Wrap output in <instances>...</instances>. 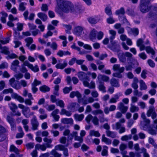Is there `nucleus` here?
Masks as SVG:
<instances>
[{
	"label": "nucleus",
	"mask_w": 157,
	"mask_h": 157,
	"mask_svg": "<svg viewBox=\"0 0 157 157\" xmlns=\"http://www.w3.org/2000/svg\"><path fill=\"white\" fill-rule=\"evenodd\" d=\"M57 6L55 8V11L58 12L61 10L64 13H72L75 12L76 8L73 5L68 1L64 0H56Z\"/></svg>",
	"instance_id": "1"
},
{
	"label": "nucleus",
	"mask_w": 157,
	"mask_h": 157,
	"mask_svg": "<svg viewBox=\"0 0 157 157\" xmlns=\"http://www.w3.org/2000/svg\"><path fill=\"white\" fill-rule=\"evenodd\" d=\"M71 98H73L76 96L78 98V101L79 103L82 104L83 105H86L88 103H91L94 101V100L92 97H89L87 99L81 98V95L78 91H73L70 95Z\"/></svg>",
	"instance_id": "2"
},
{
	"label": "nucleus",
	"mask_w": 157,
	"mask_h": 157,
	"mask_svg": "<svg viewBox=\"0 0 157 157\" xmlns=\"http://www.w3.org/2000/svg\"><path fill=\"white\" fill-rule=\"evenodd\" d=\"M72 24L74 26L73 29V33L74 34L81 37H85L87 35V31L84 27L76 25L75 22L72 23Z\"/></svg>",
	"instance_id": "3"
},
{
	"label": "nucleus",
	"mask_w": 157,
	"mask_h": 157,
	"mask_svg": "<svg viewBox=\"0 0 157 157\" xmlns=\"http://www.w3.org/2000/svg\"><path fill=\"white\" fill-rule=\"evenodd\" d=\"M27 66L32 71L34 72H36L39 71V68L37 65L34 66L30 63L28 61H25L21 65V68L20 69V71L22 73H26L27 72L28 70L25 66Z\"/></svg>",
	"instance_id": "4"
},
{
	"label": "nucleus",
	"mask_w": 157,
	"mask_h": 157,
	"mask_svg": "<svg viewBox=\"0 0 157 157\" xmlns=\"http://www.w3.org/2000/svg\"><path fill=\"white\" fill-rule=\"evenodd\" d=\"M18 107L22 109V112L23 115L26 117H29L33 115L34 113L31 112L29 108L27 106H25L21 104L18 105Z\"/></svg>",
	"instance_id": "5"
},
{
	"label": "nucleus",
	"mask_w": 157,
	"mask_h": 157,
	"mask_svg": "<svg viewBox=\"0 0 157 157\" xmlns=\"http://www.w3.org/2000/svg\"><path fill=\"white\" fill-rule=\"evenodd\" d=\"M78 76L79 80L82 82L84 86H89V78L85 73L80 71L78 74Z\"/></svg>",
	"instance_id": "6"
},
{
	"label": "nucleus",
	"mask_w": 157,
	"mask_h": 157,
	"mask_svg": "<svg viewBox=\"0 0 157 157\" xmlns=\"http://www.w3.org/2000/svg\"><path fill=\"white\" fill-rule=\"evenodd\" d=\"M113 70L114 71H118V73H114L113 74V75L116 77L121 78L122 77V75L121 73L124 71V67H120V65L116 64L113 65Z\"/></svg>",
	"instance_id": "7"
},
{
	"label": "nucleus",
	"mask_w": 157,
	"mask_h": 157,
	"mask_svg": "<svg viewBox=\"0 0 157 157\" xmlns=\"http://www.w3.org/2000/svg\"><path fill=\"white\" fill-rule=\"evenodd\" d=\"M141 117L143 119L144 122L145 124L144 126L142 122H141L140 124L141 128L145 130L147 128L148 125L150 123V121L149 119L146 118L145 114L144 113H141Z\"/></svg>",
	"instance_id": "8"
},
{
	"label": "nucleus",
	"mask_w": 157,
	"mask_h": 157,
	"mask_svg": "<svg viewBox=\"0 0 157 157\" xmlns=\"http://www.w3.org/2000/svg\"><path fill=\"white\" fill-rule=\"evenodd\" d=\"M55 149L57 150L63 151L64 155L65 156H68V150L63 145L61 144L57 145L55 146Z\"/></svg>",
	"instance_id": "9"
},
{
	"label": "nucleus",
	"mask_w": 157,
	"mask_h": 157,
	"mask_svg": "<svg viewBox=\"0 0 157 157\" xmlns=\"http://www.w3.org/2000/svg\"><path fill=\"white\" fill-rule=\"evenodd\" d=\"M9 82L10 85L13 88L16 89H19L21 88L20 85L16 83L15 79L14 78H10L9 81Z\"/></svg>",
	"instance_id": "10"
},
{
	"label": "nucleus",
	"mask_w": 157,
	"mask_h": 157,
	"mask_svg": "<svg viewBox=\"0 0 157 157\" xmlns=\"http://www.w3.org/2000/svg\"><path fill=\"white\" fill-rule=\"evenodd\" d=\"M109 33L111 35L110 37V42L112 45V46H114L116 44L115 41H113L115 37V35L116 34V32L114 30H110L109 31Z\"/></svg>",
	"instance_id": "11"
},
{
	"label": "nucleus",
	"mask_w": 157,
	"mask_h": 157,
	"mask_svg": "<svg viewBox=\"0 0 157 157\" xmlns=\"http://www.w3.org/2000/svg\"><path fill=\"white\" fill-rule=\"evenodd\" d=\"M125 121L124 118L120 119L118 122H117L112 125L113 129L116 130H118L121 126V123H124Z\"/></svg>",
	"instance_id": "12"
},
{
	"label": "nucleus",
	"mask_w": 157,
	"mask_h": 157,
	"mask_svg": "<svg viewBox=\"0 0 157 157\" xmlns=\"http://www.w3.org/2000/svg\"><path fill=\"white\" fill-rule=\"evenodd\" d=\"M20 62L17 60H15L13 61L11 63L10 69L12 70L16 71L17 68L19 66Z\"/></svg>",
	"instance_id": "13"
},
{
	"label": "nucleus",
	"mask_w": 157,
	"mask_h": 157,
	"mask_svg": "<svg viewBox=\"0 0 157 157\" xmlns=\"http://www.w3.org/2000/svg\"><path fill=\"white\" fill-rule=\"evenodd\" d=\"M59 112V109H56L52 112L51 114V115L56 121H58L60 118L59 115H58Z\"/></svg>",
	"instance_id": "14"
},
{
	"label": "nucleus",
	"mask_w": 157,
	"mask_h": 157,
	"mask_svg": "<svg viewBox=\"0 0 157 157\" xmlns=\"http://www.w3.org/2000/svg\"><path fill=\"white\" fill-rule=\"evenodd\" d=\"M128 108V107L124 106L122 102L119 103L117 106V109L121 111L122 113H125L127 111Z\"/></svg>",
	"instance_id": "15"
},
{
	"label": "nucleus",
	"mask_w": 157,
	"mask_h": 157,
	"mask_svg": "<svg viewBox=\"0 0 157 157\" xmlns=\"http://www.w3.org/2000/svg\"><path fill=\"white\" fill-rule=\"evenodd\" d=\"M79 106V105L78 103L76 102H73L70 104L68 106L67 108L68 109L74 111L77 110Z\"/></svg>",
	"instance_id": "16"
},
{
	"label": "nucleus",
	"mask_w": 157,
	"mask_h": 157,
	"mask_svg": "<svg viewBox=\"0 0 157 157\" xmlns=\"http://www.w3.org/2000/svg\"><path fill=\"white\" fill-rule=\"evenodd\" d=\"M62 59L59 60V63H58L56 64L55 67L56 68L63 69L67 66V63L65 61H64L63 63H60L62 62Z\"/></svg>",
	"instance_id": "17"
},
{
	"label": "nucleus",
	"mask_w": 157,
	"mask_h": 157,
	"mask_svg": "<svg viewBox=\"0 0 157 157\" xmlns=\"http://www.w3.org/2000/svg\"><path fill=\"white\" fill-rule=\"evenodd\" d=\"M31 123L32 124V129L33 130H35L37 129L38 126V123L36 120V117L34 116L32 120Z\"/></svg>",
	"instance_id": "18"
},
{
	"label": "nucleus",
	"mask_w": 157,
	"mask_h": 157,
	"mask_svg": "<svg viewBox=\"0 0 157 157\" xmlns=\"http://www.w3.org/2000/svg\"><path fill=\"white\" fill-rule=\"evenodd\" d=\"M127 30L129 34H133L135 36L137 35L139 33V30L137 28L132 29L129 27H128Z\"/></svg>",
	"instance_id": "19"
},
{
	"label": "nucleus",
	"mask_w": 157,
	"mask_h": 157,
	"mask_svg": "<svg viewBox=\"0 0 157 157\" xmlns=\"http://www.w3.org/2000/svg\"><path fill=\"white\" fill-rule=\"evenodd\" d=\"M61 122L64 124L72 125L73 124V120L71 118H63L61 119Z\"/></svg>",
	"instance_id": "20"
},
{
	"label": "nucleus",
	"mask_w": 157,
	"mask_h": 157,
	"mask_svg": "<svg viewBox=\"0 0 157 157\" xmlns=\"http://www.w3.org/2000/svg\"><path fill=\"white\" fill-rule=\"evenodd\" d=\"M7 120L10 124L11 130H15L16 128L13 119L9 116H8L7 118Z\"/></svg>",
	"instance_id": "21"
},
{
	"label": "nucleus",
	"mask_w": 157,
	"mask_h": 157,
	"mask_svg": "<svg viewBox=\"0 0 157 157\" xmlns=\"http://www.w3.org/2000/svg\"><path fill=\"white\" fill-rule=\"evenodd\" d=\"M120 60L122 62H124L126 61V58L124 54L121 51H118L117 54Z\"/></svg>",
	"instance_id": "22"
},
{
	"label": "nucleus",
	"mask_w": 157,
	"mask_h": 157,
	"mask_svg": "<svg viewBox=\"0 0 157 157\" xmlns=\"http://www.w3.org/2000/svg\"><path fill=\"white\" fill-rule=\"evenodd\" d=\"M43 140L46 143V145L47 147L52 148V147L53 145L51 144L52 142V139H48L45 137L44 139Z\"/></svg>",
	"instance_id": "23"
},
{
	"label": "nucleus",
	"mask_w": 157,
	"mask_h": 157,
	"mask_svg": "<svg viewBox=\"0 0 157 157\" xmlns=\"http://www.w3.org/2000/svg\"><path fill=\"white\" fill-rule=\"evenodd\" d=\"M99 20V17L98 16H95L90 18L88 19V21L91 24H95L98 22Z\"/></svg>",
	"instance_id": "24"
},
{
	"label": "nucleus",
	"mask_w": 157,
	"mask_h": 157,
	"mask_svg": "<svg viewBox=\"0 0 157 157\" xmlns=\"http://www.w3.org/2000/svg\"><path fill=\"white\" fill-rule=\"evenodd\" d=\"M121 95V93H118L114 95V97L112 98L109 101V103H116L118 99H119L120 96Z\"/></svg>",
	"instance_id": "25"
},
{
	"label": "nucleus",
	"mask_w": 157,
	"mask_h": 157,
	"mask_svg": "<svg viewBox=\"0 0 157 157\" xmlns=\"http://www.w3.org/2000/svg\"><path fill=\"white\" fill-rule=\"evenodd\" d=\"M60 114L61 115H65L66 116L69 117L71 115V112L68 111L64 108H62L60 112Z\"/></svg>",
	"instance_id": "26"
},
{
	"label": "nucleus",
	"mask_w": 157,
	"mask_h": 157,
	"mask_svg": "<svg viewBox=\"0 0 157 157\" xmlns=\"http://www.w3.org/2000/svg\"><path fill=\"white\" fill-rule=\"evenodd\" d=\"M98 80H102L104 81L107 82L109 79V77L105 75H98Z\"/></svg>",
	"instance_id": "27"
},
{
	"label": "nucleus",
	"mask_w": 157,
	"mask_h": 157,
	"mask_svg": "<svg viewBox=\"0 0 157 157\" xmlns=\"http://www.w3.org/2000/svg\"><path fill=\"white\" fill-rule=\"evenodd\" d=\"M35 149L37 150H41L44 151H45L46 149V147L45 145L44 144H38L35 146Z\"/></svg>",
	"instance_id": "28"
},
{
	"label": "nucleus",
	"mask_w": 157,
	"mask_h": 157,
	"mask_svg": "<svg viewBox=\"0 0 157 157\" xmlns=\"http://www.w3.org/2000/svg\"><path fill=\"white\" fill-rule=\"evenodd\" d=\"M97 32L96 30L94 29H93L91 31L90 35V38L91 40L93 41L95 39Z\"/></svg>",
	"instance_id": "29"
},
{
	"label": "nucleus",
	"mask_w": 157,
	"mask_h": 157,
	"mask_svg": "<svg viewBox=\"0 0 157 157\" xmlns=\"http://www.w3.org/2000/svg\"><path fill=\"white\" fill-rule=\"evenodd\" d=\"M106 133L107 136L108 137L112 138H114L116 137V134L114 132L107 130L106 131Z\"/></svg>",
	"instance_id": "30"
},
{
	"label": "nucleus",
	"mask_w": 157,
	"mask_h": 157,
	"mask_svg": "<svg viewBox=\"0 0 157 157\" xmlns=\"http://www.w3.org/2000/svg\"><path fill=\"white\" fill-rule=\"evenodd\" d=\"M130 105V111L131 112L133 113L135 112H137L139 111V109L138 107L133 105L132 103H131Z\"/></svg>",
	"instance_id": "31"
},
{
	"label": "nucleus",
	"mask_w": 157,
	"mask_h": 157,
	"mask_svg": "<svg viewBox=\"0 0 157 157\" xmlns=\"http://www.w3.org/2000/svg\"><path fill=\"white\" fill-rule=\"evenodd\" d=\"M101 140L108 145L110 144H111V140L110 139L106 137L105 135H102Z\"/></svg>",
	"instance_id": "32"
},
{
	"label": "nucleus",
	"mask_w": 157,
	"mask_h": 157,
	"mask_svg": "<svg viewBox=\"0 0 157 157\" xmlns=\"http://www.w3.org/2000/svg\"><path fill=\"white\" fill-rule=\"evenodd\" d=\"M84 115L82 114H75L74 115L75 119L76 121H81L84 117Z\"/></svg>",
	"instance_id": "33"
},
{
	"label": "nucleus",
	"mask_w": 157,
	"mask_h": 157,
	"mask_svg": "<svg viewBox=\"0 0 157 157\" xmlns=\"http://www.w3.org/2000/svg\"><path fill=\"white\" fill-rule=\"evenodd\" d=\"M140 89L141 90H145L147 89V86L145 82L142 80L140 81Z\"/></svg>",
	"instance_id": "34"
},
{
	"label": "nucleus",
	"mask_w": 157,
	"mask_h": 157,
	"mask_svg": "<svg viewBox=\"0 0 157 157\" xmlns=\"http://www.w3.org/2000/svg\"><path fill=\"white\" fill-rule=\"evenodd\" d=\"M38 17L43 21H45L47 18V16L42 13H39L37 14Z\"/></svg>",
	"instance_id": "35"
},
{
	"label": "nucleus",
	"mask_w": 157,
	"mask_h": 157,
	"mask_svg": "<svg viewBox=\"0 0 157 157\" xmlns=\"http://www.w3.org/2000/svg\"><path fill=\"white\" fill-rule=\"evenodd\" d=\"M89 134L91 136H94L95 137H99L100 136V134L98 131L94 130H90Z\"/></svg>",
	"instance_id": "36"
},
{
	"label": "nucleus",
	"mask_w": 157,
	"mask_h": 157,
	"mask_svg": "<svg viewBox=\"0 0 157 157\" xmlns=\"http://www.w3.org/2000/svg\"><path fill=\"white\" fill-rule=\"evenodd\" d=\"M25 41L26 43V45L28 47H29L30 45L33 42V39L31 37H28L25 39Z\"/></svg>",
	"instance_id": "37"
},
{
	"label": "nucleus",
	"mask_w": 157,
	"mask_h": 157,
	"mask_svg": "<svg viewBox=\"0 0 157 157\" xmlns=\"http://www.w3.org/2000/svg\"><path fill=\"white\" fill-rule=\"evenodd\" d=\"M56 105L61 108H63L65 106L64 101L62 100H57L56 102Z\"/></svg>",
	"instance_id": "38"
},
{
	"label": "nucleus",
	"mask_w": 157,
	"mask_h": 157,
	"mask_svg": "<svg viewBox=\"0 0 157 157\" xmlns=\"http://www.w3.org/2000/svg\"><path fill=\"white\" fill-rule=\"evenodd\" d=\"M46 110L49 111H50L54 110L55 108V105H46L44 106Z\"/></svg>",
	"instance_id": "39"
},
{
	"label": "nucleus",
	"mask_w": 157,
	"mask_h": 157,
	"mask_svg": "<svg viewBox=\"0 0 157 157\" xmlns=\"http://www.w3.org/2000/svg\"><path fill=\"white\" fill-rule=\"evenodd\" d=\"M1 14H2L1 17V21L3 23L6 22V18L7 17V14L5 12H2Z\"/></svg>",
	"instance_id": "40"
},
{
	"label": "nucleus",
	"mask_w": 157,
	"mask_h": 157,
	"mask_svg": "<svg viewBox=\"0 0 157 157\" xmlns=\"http://www.w3.org/2000/svg\"><path fill=\"white\" fill-rule=\"evenodd\" d=\"M155 112V109L153 106H151L149 107V110L147 111V117H149Z\"/></svg>",
	"instance_id": "41"
},
{
	"label": "nucleus",
	"mask_w": 157,
	"mask_h": 157,
	"mask_svg": "<svg viewBox=\"0 0 157 157\" xmlns=\"http://www.w3.org/2000/svg\"><path fill=\"white\" fill-rule=\"evenodd\" d=\"M110 83L111 85L113 86L116 87H118L119 86L118 82L114 78L111 79Z\"/></svg>",
	"instance_id": "42"
},
{
	"label": "nucleus",
	"mask_w": 157,
	"mask_h": 157,
	"mask_svg": "<svg viewBox=\"0 0 157 157\" xmlns=\"http://www.w3.org/2000/svg\"><path fill=\"white\" fill-rule=\"evenodd\" d=\"M143 42V40L141 39H139L137 42V45L140 47V49L141 51L144 49V47L142 45Z\"/></svg>",
	"instance_id": "43"
},
{
	"label": "nucleus",
	"mask_w": 157,
	"mask_h": 157,
	"mask_svg": "<svg viewBox=\"0 0 157 157\" xmlns=\"http://www.w3.org/2000/svg\"><path fill=\"white\" fill-rule=\"evenodd\" d=\"M27 4L25 2H21L19 5V10L20 11H23L26 9L25 6Z\"/></svg>",
	"instance_id": "44"
},
{
	"label": "nucleus",
	"mask_w": 157,
	"mask_h": 157,
	"mask_svg": "<svg viewBox=\"0 0 157 157\" xmlns=\"http://www.w3.org/2000/svg\"><path fill=\"white\" fill-rule=\"evenodd\" d=\"M40 90L43 92L49 91L50 90L49 88L45 85L43 86L40 88Z\"/></svg>",
	"instance_id": "45"
},
{
	"label": "nucleus",
	"mask_w": 157,
	"mask_h": 157,
	"mask_svg": "<svg viewBox=\"0 0 157 157\" xmlns=\"http://www.w3.org/2000/svg\"><path fill=\"white\" fill-rule=\"evenodd\" d=\"M108 155V147L106 146H103V149L101 152V155L102 156H106Z\"/></svg>",
	"instance_id": "46"
},
{
	"label": "nucleus",
	"mask_w": 157,
	"mask_h": 157,
	"mask_svg": "<svg viewBox=\"0 0 157 157\" xmlns=\"http://www.w3.org/2000/svg\"><path fill=\"white\" fill-rule=\"evenodd\" d=\"M132 138V135L129 134L128 135H124L122 136L121 138V140L122 141H127L131 140Z\"/></svg>",
	"instance_id": "47"
},
{
	"label": "nucleus",
	"mask_w": 157,
	"mask_h": 157,
	"mask_svg": "<svg viewBox=\"0 0 157 157\" xmlns=\"http://www.w3.org/2000/svg\"><path fill=\"white\" fill-rule=\"evenodd\" d=\"M24 24V23H20L19 22H18L17 24V29H16V30H17L18 31H21L23 29V25Z\"/></svg>",
	"instance_id": "48"
},
{
	"label": "nucleus",
	"mask_w": 157,
	"mask_h": 157,
	"mask_svg": "<svg viewBox=\"0 0 157 157\" xmlns=\"http://www.w3.org/2000/svg\"><path fill=\"white\" fill-rule=\"evenodd\" d=\"M0 49H1V53H4L6 55L8 54L9 52V48L7 47H4L2 48L1 47Z\"/></svg>",
	"instance_id": "49"
},
{
	"label": "nucleus",
	"mask_w": 157,
	"mask_h": 157,
	"mask_svg": "<svg viewBox=\"0 0 157 157\" xmlns=\"http://www.w3.org/2000/svg\"><path fill=\"white\" fill-rule=\"evenodd\" d=\"M56 150L55 149L52 150L50 152V154L54 156V157H61V154L57 152Z\"/></svg>",
	"instance_id": "50"
},
{
	"label": "nucleus",
	"mask_w": 157,
	"mask_h": 157,
	"mask_svg": "<svg viewBox=\"0 0 157 157\" xmlns=\"http://www.w3.org/2000/svg\"><path fill=\"white\" fill-rule=\"evenodd\" d=\"M145 49L147 53H151L152 55L151 57L153 59L154 58L153 55L155 54V52L154 50L150 47H147Z\"/></svg>",
	"instance_id": "51"
},
{
	"label": "nucleus",
	"mask_w": 157,
	"mask_h": 157,
	"mask_svg": "<svg viewBox=\"0 0 157 157\" xmlns=\"http://www.w3.org/2000/svg\"><path fill=\"white\" fill-rule=\"evenodd\" d=\"M125 12L124 8H121L119 10L116 11V14L117 15H123L125 13Z\"/></svg>",
	"instance_id": "52"
},
{
	"label": "nucleus",
	"mask_w": 157,
	"mask_h": 157,
	"mask_svg": "<svg viewBox=\"0 0 157 157\" xmlns=\"http://www.w3.org/2000/svg\"><path fill=\"white\" fill-rule=\"evenodd\" d=\"M9 105L10 109L13 113L15 112V109L17 108V107L15 104L13 103H10Z\"/></svg>",
	"instance_id": "53"
},
{
	"label": "nucleus",
	"mask_w": 157,
	"mask_h": 157,
	"mask_svg": "<svg viewBox=\"0 0 157 157\" xmlns=\"http://www.w3.org/2000/svg\"><path fill=\"white\" fill-rule=\"evenodd\" d=\"M13 29L14 31V36L15 38L14 40L21 39V38L20 35V33L16 32V28H13Z\"/></svg>",
	"instance_id": "54"
},
{
	"label": "nucleus",
	"mask_w": 157,
	"mask_h": 157,
	"mask_svg": "<svg viewBox=\"0 0 157 157\" xmlns=\"http://www.w3.org/2000/svg\"><path fill=\"white\" fill-rule=\"evenodd\" d=\"M17 58V56L14 53L8 54V56L6 57V58L8 59H14Z\"/></svg>",
	"instance_id": "55"
},
{
	"label": "nucleus",
	"mask_w": 157,
	"mask_h": 157,
	"mask_svg": "<svg viewBox=\"0 0 157 157\" xmlns=\"http://www.w3.org/2000/svg\"><path fill=\"white\" fill-rule=\"evenodd\" d=\"M105 12L109 16H110L112 15L111 9L109 7H107L105 8Z\"/></svg>",
	"instance_id": "56"
},
{
	"label": "nucleus",
	"mask_w": 157,
	"mask_h": 157,
	"mask_svg": "<svg viewBox=\"0 0 157 157\" xmlns=\"http://www.w3.org/2000/svg\"><path fill=\"white\" fill-rule=\"evenodd\" d=\"M92 113L95 115H96L98 114H101L102 116L104 115L103 111L100 109L93 111L92 112Z\"/></svg>",
	"instance_id": "57"
},
{
	"label": "nucleus",
	"mask_w": 157,
	"mask_h": 157,
	"mask_svg": "<svg viewBox=\"0 0 157 157\" xmlns=\"http://www.w3.org/2000/svg\"><path fill=\"white\" fill-rule=\"evenodd\" d=\"M151 9L154 13V14H156L157 13V4H155L152 6L151 8Z\"/></svg>",
	"instance_id": "58"
},
{
	"label": "nucleus",
	"mask_w": 157,
	"mask_h": 157,
	"mask_svg": "<svg viewBox=\"0 0 157 157\" xmlns=\"http://www.w3.org/2000/svg\"><path fill=\"white\" fill-rule=\"evenodd\" d=\"M126 147V145L124 144H122L120 145L119 148L121 151V154L122 153V152L123 151H126L124 150Z\"/></svg>",
	"instance_id": "59"
},
{
	"label": "nucleus",
	"mask_w": 157,
	"mask_h": 157,
	"mask_svg": "<svg viewBox=\"0 0 157 157\" xmlns=\"http://www.w3.org/2000/svg\"><path fill=\"white\" fill-rule=\"evenodd\" d=\"M10 39L9 38H7L3 39H0V42L3 44L8 43L9 42Z\"/></svg>",
	"instance_id": "60"
},
{
	"label": "nucleus",
	"mask_w": 157,
	"mask_h": 157,
	"mask_svg": "<svg viewBox=\"0 0 157 157\" xmlns=\"http://www.w3.org/2000/svg\"><path fill=\"white\" fill-rule=\"evenodd\" d=\"M10 151H11L14 152L16 153H17L19 152L18 149L13 145H12L10 146Z\"/></svg>",
	"instance_id": "61"
},
{
	"label": "nucleus",
	"mask_w": 157,
	"mask_h": 157,
	"mask_svg": "<svg viewBox=\"0 0 157 157\" xmlns=\"http://www.w3.org/2000/svg\"><path fill=\"white\" fill-rule=\"evenodd\" d=\"M72 88L71 86L69 87H66L63 89V92L64 94L68 93L72 90Z\"/></svg>",
	"instance_id": "62"
},
{
	"label": "nucleus",
	"mask_w": 157,
	"mask_h": 157,
	"mask_svg": "<svg viewBox=\"0 0 157 157\" xmlns=\"http://www.w3.org/2000/svg\"><path fill=\"white\" fill-rule=\"evenodd\" d=\"M13 92V90L11 88L7 89L4 90L2 93L3 94H6L9 93H12Z\"/></svg>",
	"instance_id": "63"
},
{
	"label": "nucleus",
	"mask_w": 157,
	"mask_h": 157,
	"mask_svg": "<svg viewBox=\"0 0 157 157\" xmlns=\"http://www.w3.org/2000/svg\"><path fill=\"white\" fill-rule=\"evenodd\" d=\"M59 88V86L58 85H56L54 87V94L57 96H58L59 95L58 92Z\"/></svg>",
	"instance_id": "64"
}]
</instances>
